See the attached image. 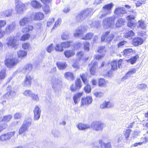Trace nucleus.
<instances>
[{
	"label": "nucleus",
	"instance_id": "nucleus-1",
	"mask_svg": "<svg viewBox=\"0 0 148 148\" xmlns=\"http://www.w3.org/2000/svg\"><path fill=\"white\" fill-rule=\"evenodd\" d=\"M93 13V9L90 8L83 10L76 17V20L80 21L92 15Z\"/></svg>",
	"mask_w": 148,
	"mask_h": 148
},
{
	"label": "nucleus",
	"instance_id": "nucleus-2",
	"mask_svg": "<svg viewBox=\"0 0 148 148\" xmlns=\"http://www.w3.org/2000/svg\"><path fill=\"white\" fill-rule=\"evenodd\" d=\"M6 66L9 68L13 67L18 62L17 60L13 56H10L6 57L5 61Z\"/></svg>",
	"mask_w": 148,
	"mask_h": 148
},
{
	"label": "nucleus",
	"instance_id": "nucleus-3",
	"mask_svg": "<svg viewBox=\"0 0 148 148\" xmlns=\"http://www.w3.org/2000/svg\"><path fill=\"white\" fill-rule=\"evenodd\" d=\"M106 126L105 124L100 121H96L92 122L90 127L96 131H99L103 130Z\"/></svg>",
	"mask_w": 148,
	"mask_h": 148
},
{
	"label": "nucleus",
	"instance_id": "nucleus-4",
	"mask_svg": "<svg viewBox=\"0 0 148 148\" xmlns=\"http://www.w3.org/2000/svg\"><path fill=\"white\" fill-rule=\"evenodd\" d=\"M6 40V44L8 47L16 49L17 44V40L14 36H9L7 38Z\"/></svg>",
	"mask_w": 148,
	"mask_h": 148
},
{
	"label": "nucleus",
	"instance_id": "nucleus-5",
	"mask_svg": "<svg viewBox=\"0 0 148 148\" xmlns=\"http://www.w3.org/2000/svg\"><path fill=\"white\" fill-rule=\"evenodd\" d=\"M114 17H110L105 18L103 21V25L105 28H108L114 23Z\"/></svg>",
	"mask_w": 148,
	"mask_h": 148
},
{
	"label": "nucleus",
	"instance_id": "nucleus-6",
	"mask_svg": "<svg viewBox=\"0 0 148 148\" xmlns=\"http://www.w3.org/2000/svg\"><path fill=\"white\" fill-rule=\"evenodd\" d=\"M114 37V35L110 32H106L103 33L101 37V41L104 40L108 42H110Z\"/></svg>",
	"mask_w": 148,
	"mask_h": 148
},
{
	"label": "nucleus",
	"instance_id": "nucleus-7",
	"mask_svg": "<svg viewBox=\"0 0 148 148\" xmlns=\"http://www.w3.org/2000/svg\"><path fill=\"white\" fill-rule=\"evenodd\" d=\"M60 81L58 79L54 77L52 78L51 80V83L52 85V88L55 92H58L59 90V88H58L59 86Z\"/></svg>",
	"mask_w": 148,
	"mask_h": 148
},
{
	"label": "nucleus",
	"instance_id": "nucleus-8",
	"mask_svg": "<svg viewBox=\"0 0 148 148\" xmlns=\"http://www.w3.org/2000/svg\"><path fill=\"white\" fill-rule=\"evenodd\" d=\"M15 133V131H13L1 135L0 136V141H4L9 139L12 137L14 136Z\"/></svg>",
	"mask_w": 148,
	"mask_h": 148
},
{
	"label": "nucleus",
	"instance_id": "nucleus-9",
	"mask_svg": "<svg viewBox=\"0 0 148 148\" xmlns=\"http://www.w3.org/2000/svg\"><path fill=\"white\" fill-rule=\"evenodd\" d=\"M92 97L90 96H87L86 97H82L81 102V106L88 105L92 103Z\"/></svg>",
	"mask_w": 148,
	"mask_h": 148
},
{
	"label": "nucleus",
	"instance_id": "nucleus-10",
	"mask_svg": "<svg viewBox=\"0 0 148 148\" xmlns=\"http://www.w3.org/2000/svg\"><path fill=\"white\" fill-rule=\"evenodd\" d=\"M114 13L118 16H122L124 14L127 13L125 8L122 7H117L115 8Z\"/></svg>",
	"mask_w": 148,
	"mask_h": 148
},
{
	"label": "nucleus",
	"instance_id": "nucleus-11",
	"mask_svg": "<svg viewBox=\"0 0 148 148\" xmlns=\"http://www.w3.org/2000/svg\"><path fill=\"white\" fill-rule=\"evenodd\" d=\"M25 9V5L23 3H19L16 5L15 10L18 14H23L24 10Z\"/></svg>",
	"mask_w": 148,
	"mask_h": 148
},
{
	"label": "nucleus",
	"instance_id": "nucleus-12",
	"mask_svg": "<svg viewBox=\"0 0 148 148\" xmlns=\"http://www.w3.org/2000/svg\"><path fill=\"white\" fill-rule=\"evenodd\" d=\"M34 113V119L35 120H38L40 117L41 110L39 107L37 106H36L33 110Z\"/></svg>",
	"mask_w": 148,
	"mask_h": 148
},
{
	"label": "nucleus",
	"instance_id": "nucleus-13",
	"mask_svg": "<svg viewBox=\"0 0 148 148\" xmlns=\"http://www.w3.org/2000/svg\"><path fill=\"white\" fill-rule=\"evenodd\" d=\"M89 65L90 66V74L92 75H95L96 73V69L97 67V62L93 60L91 62V64Z\"/></svg>",
	"mask_w": 148,
	"mask_h": 148
},
{
	"label": "nucleus",
	"instance_id": "nucleus-14",
	"mask_svg": "<svg viewBox=\"0 0 148 148\" xmlns=\"http://www.w3.org/2000/svg\"><path fill=\"white\" fill-rule=\"evenodd\" d=\"M16 26V24L14 22H13L11 24L8 25L5 28L4 32L8 33H10L15 29Z\"/></svg>",
	"mask_w": 148,
	"mask_h": 148
},
{
	"label": "nucleus",
	"instance_id": "nucleus-15",
	"mask_svg": "<svg viewBox=\"0 0 148 148\" xmlns=\"http://www.w3.org/2000/svg\"><path fill=\"white\" fill-rule=\"evenodd\" d=\"M136 72V70L135 68H132L130 69L127 72L126 75L123 76L121 79V81H123L125 79H127L129 77L132 76V75L135 74Z\"/></svg>",
	"mask_w": 148,
	"mask_h": 148
},
{
	"label": "nucleus",
	"instance_id": "nucleus-16",
	"mask_svg": "<svg viewBox=\"0 0 148 148\" xmlns=\"http://www.w3.org/2000/svg\"><path fill=\"white\" fill-rule=\"evenodd\" d=\"M30 18L28 17H24L21 19L19 21V24L20 26L23 27L26 26L30 21Z\"/></svg>",
	"mask_w": 148,
	"mask_h": 148
},
{
	"label": "nucleus",
	"instance_id": "nucleus-17",
	"mask_svg": "<svg viewBox=\"0 0 148 148\" xmlns=\"http://www.w3.org/2000/svg\"><path fill=\"white\" fill-rule=\"evenodd\" d=\"M32 69V66L31 64H28L25 65L22 70V71L27 73L30 72Z\"/></svg>",
	"mask_w": 148,
	"mask_h": 148
},
{
	"label": "nucleus",
	"instance_id": "nucleus-18",
	"mask_svg": "<svg viewBox=\"0 0 148 148\" xmlns=\"http://www.w3.org/2000/svg\"><path fill=\"white\" fill-rule=\"evenodd\" d=\"M135 53L136 51L132 48L126 49L123 51V55L125 56H127L132 54H135Z\"/></svg>",
	"mask_w": 148,
	"mask_h": 148
},
{
	"label": "nucleus",
	"instance_id": "nucleus-19",
	"mask_svg": "<svg viewBox=\"0 0 148 148\" xmlns=\"http://www.w3.org/2000/svg\"><path fill=\"white\" fill-rule=\"evenodd\" d=\"M113 6V4L110 3L104 5L102 8V10L105 12L109 14L111 12V10Z\"/></svg>",
	"mask_w": 148,
	"mask_h": 148
},
{
	"label": "nucleus",
	"instance_id": "nucleus-20",
	"mask_svg": "<svg viewBox=\"0 0 148 148\" xmlns=\"http://www.w3.org/2000/svg\"><path fill=\"white\" fill-rule=\"evenodd\" d=\"M32 83V78L29 75H27L24 81L23 84L24 86L30 85Z\"/></svg>",
	"mask_w": 148,
	"mask_h": 148
},
{
	"label": "nucleus",
	"instance_id": "nucleus-21",
	"mask_svg": "<svg viewBox=\"0 0 148 148\" xmlns=\"http://www.w3.org/2000/svg\"><path fill=\"white\" fill-rule=\"evenodd\" d=\"M143 39L140 38L136 37L133 40L132 43L135 46H138L139 45L143 43Z\"/></svg>",
	"mask_w": 148,
	"mask_h": 148
},
{
	"label": "nucleus",
	"instance_id": "nucleus-22",
	"mask_svg": "<svg viewBox=\"0 0 148 148\" xmlns=\"http://www.w3.org/2000/svg\"><path fill=\"white\" fill-rule=\"evenodd\" d=\"M98 85L100 87H106L108 83V81L103 78H100L98 80Z\"/></svg>",
	"mask_w": 148,
	"mask_h": 148
},
{
	"label": "nucleus",
	"instance_id": "nucleus-23",
	"mask_svg": "<svg viewBox=\"0 0 148 148\" xmlns=\"http://www.w3.org/2000/svg\"><path fill=\"white\" fill-rule=\"evenodd\" d=\"M12 9H8L6 10L4 12H1L2 16L4 17H8L12 15Z\"/></svg>",
	"mask_w": 148,
	"mask_h": 148
},
{
	"label": "nucleus",
	"instance_id": "nucleus-24",
	"mask_svg": "<svg viewBox=\"0 0 148 148\" xmlns=\"http://www.w3.org/2000/svg\"><path fill=\"white\" fill-rule=\"evenodd\" d=\"M83 92H78L75 94L73 97L74 103L76 104L79 102V98L82 96Z\"/></svg>",
	"mask_w": 148,
	"mask_h": 148
},
{
	"label": "nucleus",
	"instance_id": "nucleus-25",
	"mask_svg": "<svg viewBox=\"0 0 148 148\" xmlns=\"http://www.w3.org/2000/svg\"><path fill=\"white\" fill-rule=\"evenodd\" d=\"M77 127L79 130H85L90 127V126L89 125L82 123H79Z\"/></svg>",
	"mask_w": 148,
	"mask_h": 148
},
{
	"label": "nucleus",
	"instance_id": "nucleus-26",
	"mask_svg": "<svg viewBox=\"0 0 148 148\" xmlns=\"http://www.w3.org/2000/svg\"><path fill=\"white\" fill-rule=\"evenodd\" d=\"M44 17V14L43 13L41 12H38L35 14L34 19L35 20H40L42 19Z\"/></svg>",
	"mask_w": 148,
	"mask_h": 148
},
{
	"label": "nucleus",
	"instance_id": "nucleus-27",
	"mask_svg": "<svg viewBox=\"0 0 148 148\" xmlns=\"http://www.w3.org/2000/svg\"><path fill=\"white\" fill-rule=\"evenodd\" d=\"M31 5L35 8H39L41 7V4L36 0L32 1Z\"/></svg>",
	"mask_w": 148,
	"mask_h": 148
},
{
	"label": "nucleus",
	"instance_id": "nucleus-28",
	"mask_svg": "<svg viewBox=\"0 0 148 148\" xmlns=\"http://www.w3.org/2000/svg\"><path fill=\"white\" fill-rule=\"evenodd\" d=\"M33 26L31 25H28L25 27H23L22 29V31L23 33H26L32 31L33 29Z\"/></svg>",
	"mask_w": 148,
	"mask_h": 148
},
{
	"label": "nucleus",
	"instance_id": "nucleus-29",
	"mask_svg": "<svg viewBox=\"0 0 148 148\" xmlns=\"http://www.w3.org/2000/svg\"><path fill=\"white\" fill-rule=\"evenodd\" d=\"M75 52L73 50H67L64 52V54L66 58H69L73 56Z\"/></svg>",
	"mask_w": 148,
	"mask_h": 148
},
{
	"label": "nucleus",
	"instance_id": "nucleus-30",
	"mask_svg": "<svg viewBox=\"0 0 148 148\" xmlns=\"http://www.w3.org/2000/svg\"><path fill=\"white\" fill-rule=\"evenodd\" d=\"M64 76L66 79L70 80H73L74 79L73 73L70 72L65 73Z\"/></svg>",
	"mask_w": 148,
	"mask_h": 148
},
{
	"label": "nucleus",
	"instance_id": "nucleus-31",
	"mask_svg": "<svg viewBox=\"0 0 148 148\" xmlns=\"http://www.w3.org/2000/svg\"><path fill=\"white\" fill-rule=\"evenodd\" d=\"M15 94V92L14 90H10V92H7L3 96V97L4 98L8 99L14 95Z\"/></svg>",
	"mask_w": 148,
	"mask_h": 148
},
{
	"label": "nucleus",
	"instance_id": "nucleus-32",
	"mask_svg": "<svg viewBox=\"0 0 148 148\" xmlns=\"http://www.w3.org/2000/svg\"><path fill=\"white\" fill-rule=\"evenodd\" d=\"M138 58V55H137L130 59L126 60L127 62L130 63L132 64H133L136 62L137 59Z\"/></svg>",
	"mask_w": 148,
	"mask_h": 148
},
{
	"label": "nucleus",
	"instance_id": "nucleus-33",
	"mask_svg": "<svg viewBox=\"0 0 148 148\" xmlns=\"http://www.w3.org/2000/svg\"><path fill=\"white\" fill-rule=\"evenodd\" d=\"M32 123V119L31 118L27 119L24 121L23 125L27 129L31 125Z\"/></svg>",
	"mask_w": 148,
	"mask_h": 148
},
{
	"label": "nucleus",
	"instance_id": "nucleus-34",
	"mask_svg": "<svg viewBox=\"0 0 148 148\" xmlns=\"http://www.w3.org/2000/svg\"><path fill=\"white\" fill-rule=\"evenodd\" d=\"M125 20L123 18H120L117 21L116 23V27H120L124 24L125 22Z\"/></svg>",
	"mask_w": 148,
	"mask_h": 148
},
{
	"label": "nucleus",
	"instance_id": "nucleus-35",
	"mask_svg": "<svg viewBox=\"0 0 148 148\" xmlns=\"http://www.w3.org/2000/svg\"><path fill=\"white\" fill-rule=\"evenodd\" d=\"M136 25L138 27H140L142 29H145L146 27V24L144 21L142 20L139 21L136 24Z\"/></svg>",
	"mask_w": 148,
	"mask_h": 148
},
{
	"label": "nucleus",
	"instance_id": "nucleus-36",
	"mask_svg": "<svg viewBox=\"0 0 148 148\" xmlns=\"http://www.w3.org/2000/svg\"><path fill=\"white\" fill-rule=\"evenodd\" d=\"M93 36V34L92 33H88L85 36H83L81 39L85 40H90L92 38Z\"/></svg>",
	"mask_w": 148,
	"mask_h": 148
},
{
	"label": "nucleus",
	"instance_id": "nucleus-37",
	"mask_svg": "<svg viewBox=\"0 0 148 148\" xmlns=\"http://www.w3.org/2000/svg\"><path fill=\"white\" fill-rule=\"evenodd\" d=\"M17 54L18 57L22 58L27 56V52L24 50H20L18 52Z\"/></svg>",
	"mask_w": 148,
	"mask_h": 148
},
{
	"label": "nucleus",
	"instance_id": "nucleus-38",
	"mask_svg": "<svg viewBox=\"0 0 148 148\" xmlns=\"http://www.w3.org/2000/svg\"><path fill=\"white\" fill-rule=\"evenodd\" d=\"M56 64L58 68L60 69H65L67 66L66 63L58 62Z\"/></svg>",
	"mask_w": 148,
	"mask_h": 148
},
{
	"label": "nucleus",
	"instance_id": "nucleus-39",
	"mask_svg": "<svg viewBox=\"0 0 148 148\" xmlns=\"http://www.w3.org/2000/svg\"><path fill=\"white\" fill-rule=\"evenodd\" d=\"M108 14V13L105 12V11L102 10H101L99 12L98 15V17L99 18L101 19L103 17L106 16Z\"/></svg>",
	"mask_w": 148,
	"mask_h": 148
},
{
	"label": "nucleus",
	"instance_id": "nucleus-40",
	"mask_svg": "<svg viewBox=\"0 0 148 148\" xmlns=\"http://www.w3.org/2000/svg\"><path fill=\"white\" fill-rule=\"evenodd\" d=\"M111 65L112 67V69L113 70H115L117 69V61L114 60L111 62Z\"/></svg>",
	"mask_w": 148,
	"mask_h": 148
},
{
	"label": "nucleus",
	"instance_id": "nucleus-41",
	"mask_svg": "<svg viewBox=\"0 0 148 148\" xmlns=\"http://www.w3.org/2000/svg\"><path fill=\"white\" fill-rule=\"evenodd\" d=\"M83 33L82 30L79 28L76 30L74 34V36L75 37H78Z\"/></svg>",
	"mask_w": 148,
	"mask_h": 148
},
{
	"label": "nucleus",
	"instance_id": "nucleus-42",
	"mask_svg": "<svg viewBox=\"0 0 148 148\" xmlns=\"http://www.w3.org/2000/svg\"><path fill=\"white\" fill-rule=\"evenodd\" d=\"M55 49L56 51L61 52L63 51L64 50L63 48L62 47V45H61V43L56 44V46L55 47Z\"/></svg>",
	"mask_w": 148,
	"mask_h": 148
},
{
	"label": "nucleus",
	"instance_id": "nucleus-43",
	"mask_svg": "<svg viewBox=\"0 0 148 148\" xmlns=\"http://www.w3.org/2000/svg\"><path fill=\"white\" fill-rule=\"evenodd\" d=\"M94 95L97 97L101 98L103 97L104 94L101 92L94 91L93 92Z\"/></svg>",
	"mask_w": 148,
	"mask_h": 148
},
{
	"label": "nucleus",
	"instance_id": "nucleus-44",
	"mask_svg": "<svg viewBox=\"0 0 148 148\" xmlns=\"http://www.w3.org/2000/svg\"><path fill=\"white\" fill-rule=\"evenodd\" d=\"M101 148H112L111 145L110 143H102L101 144Z\"/></svg>",
	"mask_w": 148,
	"mask_h": 148
},
{
	"label": "nucleus",
	"instance_id": "nucleus-45",
	"mask_svg": "<svg viewBox=\"0 0 148 148\" xmlns=\"http://www.w3.org/2000/svg\"><path fill=\"white\" fill-rule=\"evenodd\" d=\"M12 117L11 115H8L3 117V118H1V120L3 121L8 122L9 121Z\"/></svg>",
	"mask_w": 148,
	"mask_h": 148
},
{
	"label": "nucleus",
	"instance_id": "nucleus-46",
	"mask_svg": "<svg viewBox=\"0 0 148 148\" xmlns=\"http://www.w3.org/2000/svg\"><path fill=\"white\" fill-rule=\"evenodd\" d=\"M80 76L82 79L83 83H84L85 84H87L88 83V81L87 79L86 75L84 74H80Z\"/></svg>",
	"mask_w": 148,
	"mask_h": 148
},
{
	"label": "nucleus",
	"instance_id": "nucleus-47",
	"mask_svg": "<svg viewBox=\"0 0 148 148\" xmlns=\"http://www.w3.org/2000/svg\"><path fill=\"white\" fill-rule=\"evenodd\" d=\"M97 51L99 53H102L103 54H105L106 50L104 46H100L98 47Z\"/></svg>",
	"mask_w": 148,
	"mask_h": 148
},
{
	"label": "nucleus",
	"instance_id": "nucleus-48",
	"mask_svg": "<svg viewBox=\"0 0 148 148\" xmlns=\"http://www.w3.org/2000/svg\"><path fill=\"white\" fill-rule=\"evenodd\" d=\"M71 43V41H66L61 43V45L63 48H67L69 47L70 46Z\"/></svg>",
	"mask_w": 148,
	"mask_h": 148
},
{
	"label": "nucleus",
	"instance_id": "nucleus-49",
	"mask_svg": "<svg viewBox=\"0 0 148 148\" xmlns=\"http://www.w3.org/2000/svg\"><path fill=\"white\" fill-rule=\"evenodd\" d=\"M27 129H28L26 127L24 126L23 125H22L19 129V134H21L25 132Z\"/></svg>",
	"mask_w": 148,
	"mask_h": 148
},
{
	"label": "nucleus",
	"instance_id": "nucleus-50",
	"mask_svg": "<svg viewBox=\"0 0 148 148\" xmlns=\"http://www.w3.org/2000/svg\"><path fill=\"white\" fill-rule=\"evenodd\" d=\"M75 86L78 88V89H79L82 86V82L80 79H77L75 82Z\"/></svg>",
	"mask_w": 148,
	"mask_h": 148
},
{
	"label": "nucleus",
	"instance_id": "nucleus-51",
	"mask_svg": "<svg viewBox=\"0 0 148 148\" xmlns=\"http://www.w3.org/2000/svg\"><path fill=\"white\" fill-rule=\"evenodd\" d=\"M5 69H3L0 72V80L4 79L5 76Z\"/></svg>",
	"mask_w": 148,
	"mask_h": 148
},
{
	"label": "nucleus",
	"instance_id": "nucleus-52",
	"mask_svg": "<svg viewBox=\"0 0 148 148\" xmlns=\"http://www.w3.org/2000/svg\"><path fill=\"white\" fill-rule=\"evenodd\" d=\"M69 38V34L67 32L63 33L61 35V38L63 40H67Z\"/></svg>",
	"mask_w": 148,
	"mask_h": 148
},
{
	"label": "nucleus",
	"instance_id": "nucleus-53",
	"mask_svg": "<svg viewBox=\"0 0 148 148\" xmlns=\"http://www.w3.org/2000/svg\"><path fill=\"white\" fill-rule=\"evenodd\" d=\"M30 97L33 100L38 101L39 100V97L37 94H35L32 92Z\"/></svg>",
	"mask_w": 148,
	"mask_h": 148
},
{
	"label": "nucleus",
	"instance_id": "nucleus-54",
	"mask_svg": "<svg viewBox=\"0 0 148 148\" xmlns=\"http://www.w3.org/2000/svg\"><path fill=\"white\" fill-rule=\"evenodd\" d=\"M146 0H140L137 1L136 3V6L137 7H139L142 4H145L146 3Z\"/></svg>",
	"mask_w": 148,
	"mask_h": 148
},
{
	"label": "nucleus",
	"instance_id": "nucleus-55",
	"mask_svg": "<svg viewBox=\"0 0 148 148\" xmlns=\"http://www.w3.org/2000/svg\"><path fill=\"white\" fill-rule=\"evenodd\" d=\"M132 130L130 129H127L124 131V134L125 136V138L126 139L128 138L130 136V134Z\"/></svg>",
	"mask_w": 148,
	"mask_h": 148
},
{
	"label": "nucleus",
	"instance_id": "nucleus-56",
	"mask_svg": "<svg viewBox=\"0 0 148 148\" xmlns=\"http://www.w3.org/2000/svg\"><path fill=\"white\" fill-rule=\"evenodd\" d=\"M43 10L45 14H47L50 12V10L49 6L45 5L43 8Z\"/></svg>",
	"mask_w": 148,
	"mask_h": 148
},
{
	"label": "nucleus",
	"instance_id": "nucleus-57",
	"mask_svg": "<svg viewBox=\"0 0 148 148\" xmlns=\"http://www.w3.org/2000/svg\"><path fill=\"white\" fill-rule=\"evenodd\" d=\"M32 92L30 90H27L23 92V95L26 96L30 97Z\"/></svg>",
	"mask_w": 148,
	"mask_h": 148
},
{
	"label": "nucleus",
	"instance_id": "nucleus-58",
	"mask_svg": "<svg viewBox=\"0 0 148 148\" xmlns=\"http://www.w3.org/2000/svg\"><path fill=\"white\" fill-rule=\"evenodd\" d=\"M30 45L29 42H25L23 43L22 47L23 48L25 49H27L30 47Z\"/></svg>",
	"mask_w": 148,
	"mask_h": 148
},
{
	"label": "nucleus",
	"instance_id": "nucleus-59",
	"mask_svg": "<svg viewBox=\"0 0 148 148\" xmlns=\"http://www.w3.org/2000/svg\"><path fill=\"white\" fill-rule=\"evenodd\" d=\"M7 126V124L5 123L0 124V132L5 129Z\"/></svg>",
	"mask_w": 148,
	"mask_h": 148
},
{
	"label": "nucleus",
	"instance_id": "nucleus-60",
	"mask_svg": "<svg viewBox=\"0 0 148 148\" xmlns=\"http://www.w3.org/2000/svg\"><path fill=\"white\" fill-rule=\"evenodd\" d=\"M6 25L5 20H0V29L4 27Z\"/></svg>",
	"mask_w": 148,
	"mask_h": 148
},
{
	"label": "nucleus",
	"instance_id": "nucleus-61",
	"mask_svg": "<svg viewBox=\"0 0 148 148\" xmlns=\"http://www.w3.org/2000/svg\"><path fill=\"white\" fill-rule=\"evenodd\" d=\"M127 26L132 29H133L136 26V24L134 23L132 21H129L127 23Z\"/></svg>",
	"mask_w": 148,
	"mask_h": 148
},
{
	"label": "nucleus",
	"instance_id": "nucleus-62",
	"mask_svg": "<svg viewBox=\"0 0 148 148\" xmlns=\"http://www.w3.org/2000/svg\"><path fill=\"white\" fill-rule=\"evenodd\" d=\"M84 49L86 51H88L89 50V44L88 42H85L84 44Z\"/></svg>",
	"mask_w": 148,
	"mask_h": 148
},
{
	"label": "nucleus",
	"instance_id": "nucleus-63",
	"mask_svg": "<svg viewBox=\"0 0 148 148\" xmlns=\"http://www.w3.org/2000/svg\"><path fill=\"white\" fill-rule=\"evenodd\" d=\"M30 36V35L28 34L24 35L22 37L21 40L25 41L27 40L29 38Z\"/></svg>",
	"mask_w": 148,
	"mask_h": 148
},
{
	"label": "nucleus",
	"instance_id": "nucleus-64",
	"mask_svg": "<svg viewBox=\"0 0 148 148\" xmlns=\"http://www.w3.org/2000/svg\"><path fill=\"white\" fill-rule=\"evenodd\" d=\"M61 20L60 19L58 18L56 21L55 22V25L53 27L52 29H54L56 27H58L59 26L61 23Z\"/></svg>",
	"mask_w": 148,
	"mask_h": 148
}]
</instances>
